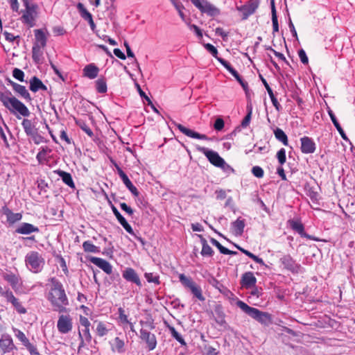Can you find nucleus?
<instances>
[{
    "label": "nucleus",
    "mask_w": 355,
    "mask_h": 355,
    "mask_svg": "<svg viewBox=\"0 0 355 355\" xmlns=\"http://www.w3.org/2000/svg\"><path fill=\"white\" fill-rule=\"evenodd\" d=\"M237 306L249 316L256 320L261 324L268 326L272 322L271 315L267 312H263L258 309L251 307L243 301L239 300Z\"/></svg>",
    "instance_id": "obj_3"
},
{
    "label": "nucleus",
    "mask_w": 355,
    "mask_h": 355,
    "mask_svg": "<svg viewBox=\"0 0 355 355\" xmlns=\"http://www.w3.org/2000/svg\"><path fill=\"white\" fill-rule=\"evenodd\" d=\"M31 355H40L36 347L29 341L24 345Z\"/></svg>",
    "instance_id": "obj_61"
},
{
    "label": "nucleus",
    "mask_w": 355,
    "mask_h": 355,
    "mask_svg": "<svg viewBox=\"0 0 355 355\" xmlns=\"http://www.w3.org/2000/svg\"><path fill=\"white\" fill-rule=\"evenodd\" d=\"M216 247L218 249L220 252L223 254H230V255H235L237 254V252L230 250L225 247L223 246L219 242L216 245Z\"/></svg>",
    "instance_id": "obj_51"
},
{
    "label": "nucleus",
    "mask_w": 355,
    "mask_h": 355,
    "mask_svg": "<svg viewBox=\"0 0 355 355\" xmlns=\"http://www.w3.org/2000/svg\"><path fill=\"white\" fill-rule=\"evenodd\" d=\"M37 188L39 189L40 194H45L46 193V189L49 188L48 183L42 179L37 180Z\"/></svg>",
    "instance_id": "obj_49"
},
{
    "label": "nucleus",
    "mask_w": 355,
    "mask_h": 355,
    "mask_svg": "<svg viewBox=\"0 0 355 355\" xmlns=\"http://www.w3.org/2000/svg\"><path fill=\"white\" fill-rule=\"evenodd\" d=\"M110 203L111 204V209L114 215L116 216V219L118 220L119 223L121 225V226L127 232H128L131 235H133L137 241H139L142 245H144V239H142L141 236H137L135 235L132 227L127 222L125 218L121 214L119 210L116 208V207L114 205L112 204L110 201Z\"/></svg>",
    "instance_id": "obj_9"
},
{
    "label": "nucleus",
    "mask_w": 355,
    "mask_h": 355,
    "mask_svg": "<svg viewBox=\"0 0 355 355\" xmlns=\"http://www.w3.org/2000/svg\"><path fill=\"white\" fill-rule=\"evenodd\" d=\"M271 13H272V22L273 33L279 31V24L277 16V12L275 5V0H271Z\"/></svg>",
    "instance_id": "obj_41"
},
{
    "label": "nucleus",
    "mask_w": 355,
    "mask_h": 355,
    "mask_svg": "<svg viewBox=\"0 0 355 355\" xmlns=\"http://www.w3.org/2000/svg\"><path fill=\"white\" fill-rule=\"evenodd\" d=\"M273 133L277 140L282 142L284 146L288 145V137L281 128H273Z\"/></svg>",
    "instance_id": "obj_38"
},
{
    "label": "nucleus",
    "mask_w": 355,
    "mask_h": 355,
    "mask_svg": "<svg viewBox=\"0 0 355 355\" xmlns=\"http://www.w3.org/2000/svg\"><path fill=\"white\" fill-rule=\"evenodd\" d=\"M13 331L15 333V336L24 345H25L29 341L24 333L21 330L14 328Z\"/></svg>",
    "instance_id": "obj_48"
},
{
    "label": "nucleus",
    "mask_w": 355,
    "mask_h": 355,
    "mask_svg": "<svg viewBox=\"0 0 355 355\" xmlns=\"http://www.w3.org/2000/svg\"><path fill=\"white\" fill-rule=\"evenodd\" d=\"M205 48L215 58L218 60V50L211 44L207 43L204 45Z\"/></svg>",
    "instance_id": "obj_56"
},
{
    "label": "nucleus",
    "mask_w": 355,
    "mask_h": 355,
    "mask_svg": "<svg viewBox=\"0 0 355 355\" xmlns=\"http://www.w3.org/2000/svg\"><path fill=\"white\" fill-rule=\"evenodd\" d=\"M24 261L28 269L33 273L41 272L45 263L44 259L36 251L27 253Z\"/></svg>",
    "instance_id": "obj_4"
},
{
    "label": "nucleus",
    "mask_w": 355,
    "mask_h": 355,
    "mask_svg": "<svg viewBox=\"0 0 355 355\" xmlns=\"http://www.w3.org/2000/svg\"><path fill=\"white\" fill-rule=\"evenodd\" d=\"M188 26L190 30L193 31L196 33V35L198 36L199 39H201L202 37V32L198 26L195 24H191L190 23H189Z\"/></svg>",
    "instance_id": "obj_57"
},
{
    "label": "nucleus",
    "mask_w": 355,
    "mask_h": 355,
    "mask_svg": "<svg viewBox=\"0 0 355 355\" xmlns=\"http://www.w3.org/2000/svg\"><path fill=\"white\" fill-rule=\"evenodd\" d=\"M35 42L34 44H37L39 46L44 47L46 45V37L44 31L41 29H36L34 31Z\"/></svg>",
    "instance_id": "obj_35"
},
{
    "label": "nucleus",
    "mask_w": 355,
    "mask_h": 355,
    "mask_svg": "<svg viewBox=\"0 0 355 355\" xmlns=\"http://www.w3.org/2000/svg\"><path fill=\"white\" fill-rule=\"evenodd\" d=\"M191 1L202 12L211 17H215L220 14L219 9L206 0H191Z\"/></svg>",
    "instance_id": "obj_8"
},
{
    "label": "nucleus",
    "mask_w": 355,
    "mask_h": 355,
    "mask_svg": "<svg viewBox=\"0 0 355 355\" xmlns=\"http://www.w3.org/2000/svg\"><path fill=\"white\" fill-rule=\"evenodd\" d=\"M245 226V219L241 218V217H239L235 221L231 223L232 232L236 236L243 235Z\"/></svg>",
    "instance_id": "obj_26"
},
{
    "label": "nucleus",
    "mask_w": 355,
    "mask_h": 355,
    "mask_svg": "<svg viewBox=\"0 0 355 355\" xmlns=\"http://www.w3.org/2000/svg\"><path fill=\"white\" fill-rule=\"evenodd\" d=\"M196 149L199 152L203 153L209 162L214 166L219 168L225 164L224 159L222 158L217 152L200 146H197Z\"/></svg>",
    "instance_id": "obj_7"
},
{
    "label": "nucleus",
    "mask_w": 355,
    "mask_h": 355,
    "mask_svg": "<svg viewBox=\"0 0 355 355\" xmlns=\"http://www.w3.org/2000/svg\"><path fill=\"white\" fill-rule=\"evenodd\" d=\"M96 89L97 92L100 94H104L107 92V87L106 80L104 78H98L95 82Z\"/></svg>",
    "instance_id": "obj_43"
},
{
    "label": "nucleus",
    "mask_w": 355,
    "mask_h": 355,
    "mask_svg": "<svg viewBox=\"0 0 355 355\" xmlns=\"http://www.w3.org/2000/svg\"><path fill=\"white\" fill-rule=\"evenodd\" d=\"M178 277L181 284L185 288H189L196 298L201 302H204L205 300V297L202 295L200 286L197 285L191 277H187L183 273L180 274Z\"/></svg>",
    "instance_id": "obj_5"
},
{
    "label": "nucleus",
    "mask_w": 355,
    "mask_h": 355,
    "mask_svg": "<svg viewBox=\"0 0 355 355\" xmlns=\"http://www.w3.org/2000/svg\"><path fill=\"white\" fill-rule=\"evenodd\" d=\"M256 283L257 279L254 277L253 272H246L242 275L241 284L242 286L245 287V288L254 286Z\"/></svg>",
    "instance_id": "obj_27"
},
{
    "label": "nucleus",
    "mask_w": 355,
    "mask_h": 355,
    "mask_svg": "<svg viewBox=\"0 0 355 355\" xmlns=\"http://www.w3.org/2000/svg\"><path fill=\"white\" fill-rule=\"evenodd\" d=\"M140 338L145 341L149 350H153L157 346V339L155 334L146 329H140Z\"/></svg>",
    "instance_id": "obj_15"
},
{
    "label": "nucleus",
    "mask_w": 355,
    "mask_h": 355,
    "mask_svg": "<svg viewBox=\"0 0 355 355\" xmlns=\"http://www.w3.org/2000/svg\"><path fill=\"white\" fill-rule=\"evenodd\" d=\"M40 230L37 226L28 223H22L16 230L15 232L20 234H30L33 232H39Z\"/></svg>",
    "instance_id": "obj_25"
},
{
    "label": "nucleus",
    "mask_w": 355,
    "mask_h": 355,
    "mask_svg": "<svg viewBox=\"0 0 355 355\" xmlns=\"http://www.w3.org/2000/svg\"><path fill=\"white\" fill-rule=\"evenodd\" d=\"M59 177L62 178V180L64 184H66L67 186H69L71 189L75 188V184L73 182V180L72 179L71 175L66 171H62V170H58L55 171Z\"/></svg>",
    "instance_id": "obj_31"
},
{
    "label": "nucleus",
    "mask_w": 355,
    "mask_h": 355,
    "mask_svg": "<svg viewBox=\"0 0 355 355\" xmlns=\"http://www.w3.org/2000/svg\"><path fill=\"white\" fill-rule=\"evenodd\" d=\"M73 327L72 318L69 315H60L59 316L57 328L60 333L65 334L71 331Z\"/></svg>",
    "instance_id": "obj_13"
},
{
    "label": "nucleus",
    "mask_w": 355,
    "mask_h": 355,
    "mask_svg": "<svg viewBox=\"0 0 355 355\" xmlns=\"http://www.w3.org/2000/svg\"><path fill=\"white\" fill-rule=\"evenodd\" d=\"M76 124L84 131L89 137H93L94 132L85 121L82 119L76 120Z\"/></svg>",
    "instance_id": "obj_44"
},
{
    "label": "nucleus",
    "mask_w": 355,
    "mask_h": 355,
    "mask_svg": "<svg viewBox=\"0 0 355 355\" xmlns=\"http://www.w3.org/2000/svg\"><path fill=\"white\" fill-rule=\"evenodd\" d=\"M122 277L127 282L135 284L139 288L142 286L139 275L132 268H125L122 271Z\"/></svg>",
    "instance_id": "obj_14"
},
{
    "label": "nucleus",
    "mask_w": 355,
    "mask_h": 355,
    "mask_svg": "<svg viewBox=\"0 0 355 355\" xmlns=\"http://www.w3.org/2000/svg\"><path fill=\"white\" fill-rule=\"evenodd\" d=\"M89 260L103 270L106 274L110 275L112 272V266L107 261L95 257H91Z\"/></svg>",
    "instance_id": "obj_19"
},
{
    "label": "nucleus",
    "mask_w": 355,
    "mask_h": 355,
    "mask_svg": "<svg viewBox=\"0 0 355 355\" xmlns=\"http://www.w3.org/2000/svg\"><path fill=\"white\" fill-rule=\"evenodd\" d=\"M112 352L123 354L125 352V341L119 337L114 338L109 342Z\"/></svg>",
    "instance_id": "obj_24"
},
{
    "label": "nucleus",
    "mask_w": 355,
    "mask_h": 355,
    "mask_svg": "<svg viewBox=\"0 0 355 355\" xmlns=\"http://www.w3.org/2000/svg\"><path fill=\"white\" fill-rule=\"evenodd\" d=\"M235 246L238 250H239L241 252H243L246 256H248V257L252 259L256 263H257L260 264L261 266H264L266 268L268 267V266L265 263V262L263 261V260L261 258L259 257L258 256L254 254L251 252H250L237 245H235Z\"/></svg>",
    "instance_id": "obj_37"
},
{
    "label": "nucleus",
    "mask_w": 355,
    "mask_h": 355,
    "mask_svg": "<svg viewBox=\"0 0 355 355\" xmlns=\"http://www.w3.org/2000/svg\"><path fill=\"white\" fill-rule=\"evenodd\" d=\"M2 213L6 216L7 222L9 225H13L22 218L21 213H13L6 205L2 207Z\"/></svg>",
    "instance_id": "obj_22"
},
{
    "label": "nucleus",
    "mask_w": 355,
    "mask_h": 355,
    "mask_svg": "<svg viewBox=\"0 0 355 355\" xmlns=\"http://www.w3.org/2000/svg\"><path fill=\"white\" fill-rule=\"evenodd\" d=\"M259 5V2L258 0H250L246 4L237 6L236 10L242 13L241 19L245 20L249 16L255 12Z\"/></svg>",
    "instance_id": "obj_12"
},
{
    "label": "nucleus",
    "mask_w": 355,
    "mask_h": 355,
    "mask_svg": "<svg viewBox=\"0 0 355 355\" xmlns=\"http://www.w3.org/2000/svg\"><path fill=\"white\" fill-rule=\"evenodd\" d=\"M277 158L278 159L279 163L281 165H283L286 161V150L284 148H281L277 153Z\"/></svg>",
    "instance_id": "obj_52"
},
{
    "label": "nucleus",
    "mask_w": 355,
    "mask_h": 355,
    "mask_svg": "<svg viewBox=\"0 0 355 355\" xmlns=\"http://www.w3.org/2000/svg\"><path fill=\"white\" fill-rule=\"evenodd\" d=\"M109 330L107 328L105 323L103 322H98L96 328V333L99 337L106 336Z\"/></svg>",
    "instance_id": "obj_45"
},
{
    "label": "nucleus",
    "mask_w": 355,
    "mask_h": 355,
    "mask_svg": "<svg viewBox=\"0 0 355 355\" xmlns=\"http://www.w3.org/2000/svg\"><path fill=\"white\" fill-rule=\"evenodd\" d=\"M0 348L2 352L9 353L15 348V345L11 336L8 334H3L0 338Z\"/></svg>",
    "instance_id": "obj_20"
},
{
    "label": "nucleus",
    "mask_w": 355,
    "mask_h": 355,
    "mask_svg": "<svg viewBox=\"0 0 355 355\" xmlns=\"http://www.w3.org/2000/svg\"><path fill=\"white\" fill-rule=\"evenodd\" d=\"M210 284L216 289H218L220 293L226 296H228L229 295H233L232 293L226 286H225L215 278L212 279V280L210 282Z\"/></svg>",
    "instance_id": "obj_39"
},
{
    "label": "nucleus",
    "mask_w": 355,
    "mask_h": 355,
    "mask_svg": "<svg viewBox=\"0 0 355 355\" xmlns=\"http://www.w3.org/2000/svg\"><path fill=\"white\" fill-rule=\"evenodd\" d=\"M251 116H252V108L248 107V113L241 122V126L243 128H246L250 124V122L251 120Z\"/></svg>",
    "instance_id": "obj_55"
},
{
    "label": "nucleus",
    "mask_w": 355,
    "mask_h": 355,
    "mask_svg": "<svg viewBox=\"0 0 355 355\" xmlns=\"http://www.w3.org/2000/svg\"><path fill=\"white\" fill-rule=\"evenodd\" d=\"M168 329L171 332L172 337L174 338L178 342H179L181 344V345L184 346L187 345L182 336L176 331L175 327L169 326Z\"/></svg>",
    "instance_id": "obj_46"
},
{
    "label": "nucleus",
    "mask_w": 355,
    "mask_h": 355,
    "mask_svg": "<svg viewBox=\"0 0 355 355\" xmlns=\"http://www.w3.org/2000/svg\"><path fill=\"white\" fill-rule=\"evenodd\" d=\"M49 281L51 286L46 298L52 306L53 310L59 313L67 312V306L69 302L63 284L55 277H51Z\"/></svg>",
    "instance_id": "obj_1"
},
{
    "label": "nucleus",
    "mask_w": 355,
    "mask_h": 355,
    "mask_svg": "<svg viewBox=\"0 0 355 355\" xmlns=\"http://www.w3.org/2000/svg\"><path fill=\"white\" fill-rule=\"evenodd\" d=\"M30 89L33 92H37L39 90L47 91V87L37 76H33L30 80Z\"/></svg>",
    "instance_id": "obj_28"
},
{
    "label": "nucleus",
    "mask_w": 355,
    "mask_h": 355,
    "mask_svg": "<svg viewBox=\"0 0 355 355\" xmlns=\"http://www.w3.org/2000/svg\"><path fill=\"white\" fill-rule=\"evenodd\" d=\"M24 72L18 68H15L12 71V76L20 82L24 81Z\"/></svg>",
    "instance_id": "obj_50"
},
{
    "label": "nucleus",
    "mask_w": 355,
    "mask_h": 355,
    "mask_svg": "<svg viewBox=\"0 0 355 355\" xmlns=\"http://www.w3.org/2000/svg\"><path fill=\"white\" fill-rule=\"evenodd\" d=\"M43 47L39 46L37 44H33L32 48V58L35 63L39 64L41 62V58L43 55L42 50Z\"/></svg>",
    "instance_id": "obj_40"
},
{
    "label": "nucleus",
    "mask_w": 355,
    "mask_h": 355,
    "mask_svg": "<svg viewBox=\"0 0 355 355\" xmlns=\"http://www.w3.org/2000/svg\"><path fill=\"white\" fill-rule=\"evenodd\" d=\"M83 248L85 252H100V248L94 245L90 241H84L83 243Z\"/></svg>",
    "instance_id": "obj_42"
},
{
    "label": "nucleus",
    "mask_w": 355,
    "mask_h": 355,
    "mask_svg": "<svg viewBox=\"0 0 355 355\" xmlns=\"http://www.w3.org/2000/svg\"><path fill=\"white\" fill-rule=\"evenodd\" d=\"M78 336L80 339V344L78 346V352L81 348L84 347L85 345V341L87 343H89L92 341V335L90 334L89 328L85 329L83 330V335L81 334L80 331H78Z\"/></svg>",
    "instance_id": "obj_33"
},
{
    "label": "nucleus",
    "mask_w": 355,
    "mask_h": 355,
    "mask_svg": "<svg viewBox=\"0 0 355 355\" xmlns=\"http://www.w3.org/2000/svg\"><path fill=\"white\" fill-rule=\"evenodd\" d=\"M22 2L25 7V10L22 11V21L30 27H33L37 16V6L35 3H31L30 0H22Z\"/></svg>",
    "instance_id": "obj_6"
},
{
    "label": "nucleus",
    "mask_w": 355,
    "mask_h": 355,
    "mask_svg": "<svg viewBox=\"0 0 355 355\" xmlns=\"http://www.w3.org/2000/svg\"><path fill=\"white\" fill-rule=\"evenodd\" d=\"M200 243L202 244V250L200 252V254L203 257H212L214 255V250L212 248L208 245L207 240L202 236L198 235Z\"/></svg>",
    "instance_id": "obj_34"
},
{
    "label": "nucleus",
    "mask_w": 355,
    "mask_h": 355,
    "mask_svg": "<svg viewBox=\"0 0 355 355\" xmlns=\"http://www.w3.org/2000/svg\"><path fill=\"white\" fill-rule=\"evenodd\" d=\"M225 125V122L222 118H218L214 124V128L217 131H220L223 129Z\"/></svg>",
    "instance_id": "obj_58"
},
{
    "label": "nucleus",
    "mask_w": 355,
    "mask_h": 355,
    "mask_svg": "<svg viewBox=\"0 0 355 355\" xmlns=\"http://www.w3.org/2000/svg\"><path fill=\"white\" fill-rule=\"evenodd\" d=\"M31 355H40L36 347L29 341L24 345Z\"/></svg>",
    "instance_id": "obj_60"
},
{
    "label": "nucleus",
    "mask_w": 355,
    "mask_h": 355,
    "mask_svg": "<svg viewBox=\"0 0 355 355\" xmlns=\"http://www.w3.org/2000/svg\"><path fill=\"white\" fill-rule=\"evenodd\" d=\"M21 125L24 130V132L27 136L34 135L37 129L35 125L28 119H24L21 122Z\"/></svg>",
    "instance_id": "obj_36"
},
{
    "label": "nucleus",
    "mask_w": 355,
    "mask_h": 355,
    "mask_svg": "<svg viewBox=\"0 0 355 355\" xmlns=\"http://www.w3.org/2000/svg\"><path fill=\"white\" fill-rule=\"evenodd\" d=\"M144 277L149 283H154L157 285L160 284L159 276L153 272H146Z\"/></svg>",
    "instance_id": "obj_47"
},
{
    "label": "nucleus",
    "mask_w": 355,
    "mask_h": 355,
    "mask_svg": "<svg viewBox=\"0 0 355 355\" xmlns=\"http://www.w3.org/2000/svg\"><path fill=\"white\" fill-rule=\"evenodd\" d=\"M287 223L288 224L289 227L295 232H297L301 237L306 238L309 240L319 241H320L319 239L309 235L306 234L304 231V226L301 222V220L298 218L296 219H289L287 221Z\"/></svg>",
    "instance_id": "obj_11"
},
{
    "label": "nucleus",
    "mask_w": 355,
    "mask_h": 355,
    "mask_svg": "<svg viewBox=\"0 0 355 355\" xmlns=\"http://www.w3.org/2000/svg\"><path fill=\"white\" fill-rule=\"evenodd\" d=\"M213 314L214 320L218 325L224 327L226 324L225 314L222 305L216 304L214 306Z\"/></svg>",
    "instance_id": "obj_23"
},
{
    "label": "nucleus",
    "mask_w": 355,
    "mask_h": 355,
    "mask_svg": "<svg viewBox=\"0 0 355 355\" xmlns=\"http://www.w3.org/2000/svg\"><path fill=\"white\" fill-rule=\"evenodd\" d=\"M77 8L82 18L88 21L92 31L94 32L96 31V27L93 20L92 14L87 11V10L85 8L84 5L82 3H78Z\"/></svg>",
    "instance_id": "obj_21"
},
{
    "label": "nucleus",
    "mask_w": 355,
    "mask_h": 355,
    "mask_svg": "<svg viewBox=\"0 0 355 355\" xmlns=\"http://www.w3.org/2000/svg\"><path fill=\"white\" fill-rule=\"evenodd\" d=\"M298 55H299V58H300L301 62L303 64H308L309 59H308L306 53V52H305V51L304 49H302L299 50Z\"/></svg>",
    "instance_id": "obj_64"
},
{
    "label": "nucleus",
    "mask_w": 355,
    "mask_h": 355,
    "mask_svg": "<svg viewBox=\"0 0 355 355\" xmlns=\"http://www.w3.org/2000/svg\"><path fill=\"white\" fill-rule=\"evenodd\" d=\"M119 318L122 323H129L128 316L125 314V311L122 307L118 309Z\"/></svg>",
    "instance_id": "obj_59"
},
{
    "label": "nucleus",
    "mask_w": 355,
    "mask_h": 355,
    "mask_svg": "<svg viewBox=\"0 0 355 355\" xmlns=\"http://www.w3.org/2000/svg\"><path fill=\"white\" fill-rule=\"evenodd\" d=\"M55 257L58 260V262L60 263V267L62 269V271L64 272V273L65 275H67L68 273H69V270H68V268H67V263H66V261H65L64 259L60 254L56 255Z\"/></svg>",
    "instance_id": "obj_53"
},
{
    "label": "nucleus",
    "mask_w": 355,
    "mask_h": 355,
    "mask_svg": "<svg viewBox=\"0 0 355 355\" xmlns=\"http://www.w3.org/2000/svg\"><path fill=\"white\" fill-rule=\"evenodd\" d=\"M268 95L271 99L273 106L275 107L277 111H279L280 109L282 108V107H281V105L279 103L277 98L275 96L273 92H270V94H268Z\"/></svg>",
    "instance_id": "obj_63"
},
{
    "label": "nucleus",
    "mask_w": 355,
    "mask_h": 355,
    "mask_svg": "<svg viewBox=\"0 0 355 355\" xmlns=\"http://www.w3.org/2000/svg\"><path fill=\"white\" fill-rule=\"evenodd\" d=\"M113 253H114V247L111 243H110V246L107 248H105L102 252V254L103 255H105L106 257H107L109 258L113 257Z\"/></svg>",
    "instance_id": "obj_62"
},
{
    "label": "nucleus",
    "mask_w": 355,
    "mask_h": 355,
    "mask_svg": "<svg viewBox=\"0 0 355 355\" xmlns=\"http://www.w3.org/2000/svg\"><path fill=\"white\" fill-rule=\"evenodd\" d=\"M301 151L304 154H312L315 151L316 145L313 140L306 136L300 139Z\"/></svg>",
    "instance_id": "obj_17"
},
{
    "label": "nucleus",
    "mask_w": 355,
    "mask_h": 355,
    "mask_svg": "<svg viewBox=\"0 0 355 355\" xmlns=\"http://www.w3.org/2000/svg\"><path fill=\"white\" fill-rule=\"evenodd\" d=\"M99 69L94 64H89L83 69V76L89 79H94L98 76Z\"/></svg>",
    "instance_id": "obj_29"
},
{
    "label": "nucleus",
    "mask_w": 355,
    "mask_h": 355,
    "mask_svg": "<svg viewBox=\"0 0 355 355\" xmlns=\"http://www.w3.org/2000/svg\"><path fill=\"white\" fill-rule=\"evenodd\" d=\"M8 302L12 304L15 310L20 314H24L26 313V309L24 308L19 299L15 297L13 293L10 295L9 297L6 300Z\"/></svg>",
    "instance_id": "obj_32"
},
{
    "label": "nucleus",
    "mask_w": 355,
    "mask_h": 355,
    "mask_svg": "<svg viewBox=\"0 0 355 355\" xmlns=\"http://www.w3.org/2000/svg\"><path fill=\"white\" fill-rule=\"evenodd\" d=\"M3 278L8 282L13 289H16L19 284L20 278L12 272L3 273Z\"/></svg>",
    "instance_id": "obj_30"
},
{
    "label": "nucleus",
    "mask_w": 355,
    "mask_h": 355,
    "mask_svg": "<svg viewBox=\"0 0 355 355\" xmlns=\"http://www.w3.org/2000/svg\"><path fill=\"white\" fill-rule=\"evenodd\" d=\"M175 125L182 134L187 135L189 137L201 140L209 139L206 135L200 134L197 132H195L189 128L184 127L180 123H175Z\"/></svg>",
    "instance_id": "obj_18"
},
{
    "label": "nucleus",
    "mask_w": 355,
    "mask_h": 355,
    "mask_svg": "<svg viewBox=\"0 0 355 355\" xmlns=\"http://www.w3.org/2000/svg\"><path fill=\"white\" fill-rule=\"evenodd\" d=\"M8 84L12 86V89L21 98L25 99L26 101L30 102L32 101V98L26 89V87L19 85L10 79L8 80Z\"/></svg>",
    "instance_id": "obj_16"
},
{
    "label": "nucleus",
    "mask_w": 355,
    "mask_h": 355,
    "mask_svg": "<svg viewBox=\"0 0 355 355\" xmlns=\"http://www.w3.org/2000/svg\"><path fill=\"white\" fill-rule=\"evenodd\" d=\"M280 263L284 266V269L297 274L302 271V266L297 263L295 260L290 254H285L279 259Z\"/></svg>",
    "instance_id": "obj_10"
},
{
    "label": "nucleus",
    "mask_w": 355,
    "mask_h": 355,
    "mask_svg": "<svg viewBox=\"0 0 355 355\" xmlns=\"http://www.w3.org/2000/svg\"><path fill=\"white\" fill-rule=\"evenodd\" d=\"M0 101L14 115L19 114L22 116L28 117L31 114L26 105L12 96L11 92L8 89L0 91Z\"/></svg>",
    "instance_id": "obj_2"
},
{
    "label": "nucleus",
    "mask_w": 355,
    "mask_h": 355,
    "mask_svg": "<svg viewBox=\"0 0 355 355\" xmlns=\"http://www.w3.org/2000/svg\"><path fill=\"white\" fill-rule=\"evenodd\" d=\"M251 171L256 178H261L263 177L264 171L263 168L259 166H253Z\"/></svg>",
    "instance_id": "obj_54"
}]
</instances>
